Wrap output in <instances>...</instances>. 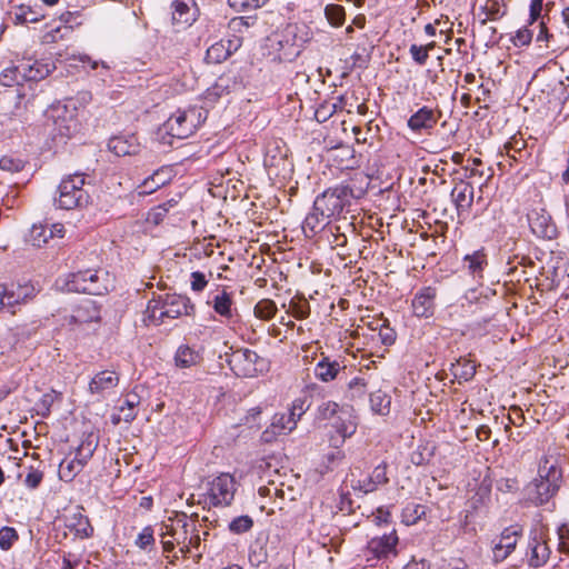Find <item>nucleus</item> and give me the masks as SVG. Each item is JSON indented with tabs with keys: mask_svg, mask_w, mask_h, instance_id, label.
<instances>
[{
	"mask_svg": "<svg viewBox=\"0 0 569 569\" xmlns=\"http://www.w3.org/2000/svg\"><path fill=\"white\" fill-rule=\"evenodd\" d=\"M207 113V110L197 107L178 110L158 129V140L162 144L172 146L173 139H187L204 122Z\"/></svg>",
	"mask_w": 569,
	"mask_h": 569,
	"instance_id": "nucleus-1",
	"label": "nucleus"
},
{
	"mask_svg": "<svg viewBox=\"0 0 569 569\" xmlns=\"http://www.w3.org/2000/svg\"><path fill=\"white\" fill-rule=\"evenodd\" d=\"M538 473L539 478L528 487V499L536 506H542L559 490L562 471L556 461L545 458L539 465Z\"/></svg>",
	"mask_w": 569,
	"mask_h": 569,
	"instance_id": "nucleus-2",
	"label": "nucleus"
},
{
	"mask_svg": "<svg viewBox=\"0 0 569 569\" xmlns=\"http://www.w3.org/2000/svg\"><path fill=\"white\" fill-rule=\"evenodd\" d=\"M355 198L353 189L350 186L339 184L317 196L313 209L320 211L322 216H328L330 219L346 220V214L350 212Z\"/></svg>",
	"mask_w": 569,
	"mask_h": 569,
	"instance_id": "nucleus-3",
	"label": "nucleus"
},
{
	"mask_svg": "<svg viewBox=\"0 0 569 569\" xmlns=\"http://www.w3.org/2000/svg\"><path fill=\"white\" fill-rule=\"evenodd\" d=\"M86 173L76 172L63 178L58 187L56 203L60 209H83L91 203V196L86 188Z\"/></svg>",
	"mask_w": 569,
	"mask_h": 569,
	"instance_id": "nucleus-4",
	"label": "nucleus"
},
{
	"mask_svg": "<svg viewBox=\"0 0 569 569\" xmlns=\"http://www.w3.org/2000/svg\"><path fill=\"white\" fill-rule=\"evenodd\" d=\"M111 280L104 270H83L71 273L67 280L68 291L100 296L109 290Z\"/></svg>",
	"mask_w": 569,
	"mask_h": 569,
	"instance_id": "nucleus-5",
	"label": "nucleus"
},
{
	"mask_svg": "<svg viewBox=\"0 0 569 569\" xmlns=\"http://www.w3.org/2000/svg\"><path fill=\"white\" fill-rule=\"evenodd\" d=\"M229 366L238 377L252 378L268 370V361L247 348L233 351L229 359Z\"/></svg>",
	"mask_w": 569,
	"mask_h": 569,
	"instance_id": "nucleus-6",
	"label": "nucleus"
},
{
	"mask_svg": "<svg viewBox=\"0 0 569 569\" xmlns=\"http://www.w3.org/2000/svg\"><path fill=\"white\" fill-rule=\"evenodd\" d=\"M236 492V481L229 473H221L209 483V503L218 506H230Z\"/></svg>",
	"mask_w": 569,
	"mask_h": 569,
	"instance_id": "nucleus-7",
	"label": "nucleus"
},
{
	"mask_svg": "<svg viewBox=\"0 0 569 569\" xmlns=\"http://www.w3.org/2000/svg\"><path fill=\"white\" fill-rule=\"evenodd\" d=\"M528 221L533 234L538 238L552 240L558 236L556 223L545 209H535L528 214Z\"/></svg>",
	"mask_w": 569,
	"mask_h": 569,
	"instance_id": "nucleus-8",
	"label": "nucleus"
},
{
	"mask_svg": "<svg viewBox=\"0 0 569 569\" xmlns=\"http://www.w3.org/2000/svg\"><path fill=\"white\" fill-rule=\"evenodd\" d=\"M194 312V306L190 299L186 296L177 293L163 295V306L161 316H166L169 319H177L182 315L190 316Z\"/></svg>",
	"mask_w": 569,
	"mask_h": 569,
	"instance_id": "nucleus-9",
	"label": "nucleus"
},
{
	"mask_svg": "<svg viewBox=\"0 0 569 569\" xmlns=\"http://www.w3.org/2000/svg\"><path fill=\"white\" fill-rule=\"evenodd\" d=\"M100 306L91 298H84L67 318L68 325H83L100 320Z\"/></svg>",
	"mask_w": 569,
	"mask_h": 569,
	"instance_id": "nucleus-10",
	"label": "nucleus"
},
{
	"mask_svg": "<svg viewBox=\"0 0 569 569\" xmlns=\"http://www.w3.org/2000/svg\"><path fill=\"white\" fill-rule=\"evenodd\" d=\"M520 535L521 529L516 527L506 528L501 532L499 540L495 543L492 549L493 560L496 562L503 561L515 550Z\"/></svg>",
	"mask_w": 569,
	"mask_h": 569,
	"instance_id": "nucleus-11",
	"label": "nucleus"
},
{
	"mask_svg": "<svg viewBox=\"0 0 569 569\" xmlns=\"http://www.w3.org/2000/svg\"><path fill=\"white\" fill-rule=\"evenodd\" d=\"M296 428V420L288 413H276L270 426L261 433V440L270 443L280 435H287Z\"/></svg>",
	"mask_w": 569,
	"mask_h": 569,
	"instance_id": "nucleus-12",
	"label": "nucleus"
},
{
	"mask_svg": "<svg viewBox=\"0 0 569 569\" xmlns=\"http://www.w3.org/2000/svg\"><path fill=\"white\" fill-rule=\"evenodd\" d=\"M31 289L20 284H0V309L13 308L24 302L30 296Z\"/></svg>",
	"mask_w": 569,
	"mask_h": 569,
	"instance_id": "nucleus-13",
	"label": "nucleus"
},
{
	"mask_svg": "<svg viewBox=\"0 0 569 569\" xmlns=\"http://www.w3.org/2000/svg\"><path fill=\"white\" fill-rule=\"evenodd\" d=\"M440 114V111L437 114L435 110L423 106L408 119L407 124L413 132L429 131L437 124Z\"/></svg>",
	"mask_w": 569,
	"mask_h": 569,
	"instance_id": "nucleus-14",
	"label": "nucleus"
},
{
	"mask_svg": "<svg viewBox=\"0 0 569 569\" xmlns=\"http://www.w3.org/2000/svg\"><path fill=\"white\" fill-rule=\"evenodd\" d=\"M435 298L436 289L431 287L422 288L412 299L413 313L420 318L431 317L435 311Z\"/></svg>",
	"mask_w": 569,
	"mask_h": 569,
	"instance_id": "nucleus-15",
	"label": "nucleus"
},
{
	"mask_svg": "<svg viewBox=\"0 0 569 569\" xmlns=\"http://www.w3.org/2000/svg\"><path fill=\"white\" fill-rule=\"evenodd\" d=\"M108 149L118 157L137 154L140 143L134 134L114 136L108 141Z\"/></svg>",
	"mask_w": 569,
	"mask_h": 569,
	"instance_id": "nucleus-16",
	"label": "nucleus"
},
{
	"mask_svg": "<svg viewBox=\"0 0 569 569\" xmlns=\"http://www.w3.org/2000/svg\"><path fill=\"white\" fill-rule=\"evenodd\" d=\"M529 559L528 563L532 568L542 567L550 556V549L541 536L537 531L532 532L529 540Z\"/></svg>",
	"mask_w": 569,
	"mask_h": 569,
	"instance_id": "nucleus-17",
	"label": "nucleus"
},
{
	"mask_svg": "<svg viewBox=\"0 0 569 569\" xmlns=\"http://www.w3.org/2000/svg\"><path fill=\"white\" fill-rule=\"evenodd\" d=\"M171 180V169L163 167L146 178L136 189L138 196H147L166 186Z\"/></svg>",
	"mask_w": 569,
	"mask_h": 569,
	"instance_id": "nucleus-18",
	"label": "nucleus"
},
{
	"mask_svg": "<svg viewBox=\"0 0 569 569\" xmlns=\"http://www.w3.org/2000/svg\"><path fill=\"white\" fill-rule=\"evenodd\" d=\"M172 9V21L176 24H191L197 19L198 7L194 0H176Z\"/></svg>",
	"mask_w": 569,
	"mask_h": 569,
	"instance_id": "nucleus-19",
	"label": "nucleus"
},
{
	"mask_svg": "<svg viewBox=\"0 0 569 569\" xmlns=\"http://www.w3.org/2000/svg\"><path fill=\"white\" fill-rule=\"evenodd\" d=\"M24 81H40L47 78L54 69L53 62H42L34 60L31 63V59H27L21 62Z\"/></svg>",
	"mask_w": 569,
	"mask_h": 569,
	"instance_id": "nucleus-20",
	"label": "nucleus"
},
{
	"mask_svg": "<svg viewBox=\"0 0 569 569\" xmlns=\"http://www.w3.org/2000/svg\"><path fill=\"white\" fill-rule=\"evenodd\" d=\"M40 328V321L34 320L29 323L16 326L9 330V340L12 348L23 347L26 343L37 335Z\"/></svg>",
	"mask_w": 569,
	"mask_h": 569,
	"instance_id": "nucleus-21",
	"label": "nucleus"
},
{
	"mask_svg": "<svg viewBox=\"0 0 569 569\" xmlns=\"http://www.w3.org/2000/svg\"><path fill=\"white\" fill-rule=\"evenodd\" d=\"M473 197L475 189L471 183L466 181H460L451 191V198L459 214L463 211H468L471 208Z\"/></svg>",
	"mask_w": 569,
	"mask_h": 569,
	"instance_id": "nucleus-22",
	"label": "nucleus"
},
{
	"mask_svg": "<svg viewBox=\"0 0 569 569\" xmlns=\"http://www.w3.org/2000/svg\"><path fill=\"white\" fill-rule=\"evenodd\" d=\"M119 383V376L114 371L103 370L98 372L89 383V391L92 395H103L112 390Z\"/></svg>",
	"mask_w": 569,
	"mask_h": 569,
	"instance_id": "nucleus-23",
	"label": "nucleus"
},
{
	"mask_svg": "<svg viewBox=\"0 0 569 569\" xmlns=\"http://www.w3.org/2000/svg\"><path fill=\"white\" fill-rule=\"evenodd\" d=\"M398 542V537L393 530L390 533H383L381 537H375L368 542L369 550L378 558L391 553Z\"/></svg>",
	"mask_w": 569,
	"mask_h": 569,
	"instance_id": "nucleus-24",
	"label": "nucleus"
},
{
	"mask_svg": "<svg viewBox=\"0 0 569 569\" xmlns=\"http://www.w3.org/2000/svg\"><path fill=\"white\" fill-rule=\"evenodd\" d=\"M187 516L183 513V520L182 519H179L178 520V523L182 522V528H183V532H182V536H183V541L187 539V535L189 532H191V536L189 538V545H186L183 546L180 550L181 552H189V547H194V548H198L200 546V536L197 531V528H196V525L192 522V523H189L187 520H186ZM164 535H171L174 537L176 541L178 543H181V533H178L176 530L171 529V530H167V532Z\"/></svg>",
	"mask_w": 569,
	"mask_h": 569,
	"instance_id": "nucleus-25",
	"label": "nucleus"
},
{
	"mask_svg": "<svg viewBox=\"0 0 569 569\" xmlns=\"http://www.w3.org/2000/svg\"><path fill=\"white\" fill-rule=\"evenodd\" d=\"M340 362L331 360L329 357H322L321 360L316 365L313 373L316 378L323 382L332 381L337 378L341 370Z\"/></svg>",
	"mask_w": 569,
	"mask_h": 569,
	"instance_id": "nucleus-26",
	"label": "nucleus"
},
{
	"mask_svg": "<svg viewBox=\"0 0 569 569\" xmlns=\"http://www.w3.org/2000/svg\"><path fill=\"white\" fill-rule=\"evenodd\" d=\"M330 222V218L328 216L320 214V211L315 210L308 213L303 223L302 230L308 238H312L318 232L325 229Z\"/></svg>",
	"mask_w": 569,
	"mask_h": 569,
	"instance_id": "nucleus-27",
	"label": "nucleus"
},
{
	"mask_svg": "<svg viewBox=\"0 0 569 569\" xmlns=\"http://www.w3.org/2000/svg\"><path fill=\"white\" fill-rule=\"evenodd\" d=\"M140 403V397L137 393H129L123 403L119 406V415L112 416V422L118 425L120 421L131 422L137 417L136 407Z\"/></svg>",
	"mask_w": 569,
	"mask_h": 569,
	"instance_id": "nucleus-28",
	"label": "nucleus"
},
{
	"mask_svg": "<svg viewBox=\"0 0 569 569\" xmlns=\"http://www.w3.org/2000/svg\"><path fill=\"white\" fill-rule=\"evenodd\" d=\"M202 360L199 351L193 348L182 345L180 346L174 355V363L178 368L187 369L192 366H197Z\"/></svg>",
	"mask_w": 569,
	"mask_h": 569,
	"instance_id": "nucleus-29",
	"label": "nucleus"
},
{
	"mask_svg": "<svg viewBox=\"0 0 569 569\" xmlns=\"http://www.w3.org/2000/svg\"><path fill=\"white\" fill-rule=\"evenodd\" d=\"M231 41H219L207 49L204 60L207 63L218 64L227 60L231 56Z\"/></svg>",
	"mask_w": 569,
	"mask_h": 569,
	"instance_id": "nucleus-30",
	"label": "nucleus"
},
{
	"mask_svg": "<svg viewBox=\"0 0 569 569\" xmlns=\"http://www.w3.org/2000/svg\"><path fill=\"white\" fill-rule=\"evenodd\" d=\"M465 267L473 277H481L487 266V256L482 250H477L471 254H467L463 259Z\"/></svg>",
	"mask_w": 569,
	"mask_h": 569,
	"instance_id": "nucleus-31",
	"label": "nucleus"
},
{
	"mask_svg": "<svg viewBox=\"0 0 569 569\" xmlns=\"http://www.w3.org/2000/svg\"><path fill=\"white\" fill-rule=\"evenodd\" d=\"M68 528L81 539L90 538L93 533V527L91 526L88 517L81 513L74 515L68 525Z\"/></svg>",
	"mask_w": 569,
	"mask_h": 569,
	"instance_id": "nucleus-32",
	"label": "nucleus"
},
{
	"mask_svg": "<svg viewBox=\"0 0 569 569\" xmlns=\"http://www.w3.org/2000/svg\"><path fill=\"white\" fill-rule=\"evenodd\" d=\"M371 409L381 416H386L390 412L391 397L381 390L372 392L370 395Z\"/></svg>",
	"mask_w": 569,
	"mask_h": 569,
	"instance_id": "nucleus-33",
	"label": "nucleus"
},
{
	"mask_svg": "<svg viewBox=\"0 0 569 569\" xmlns=\"http://www.w3.org/2000/svg\"><path fill=\"white\" fill-rule=\"evenodd\" d=\"M41 19L42 16L28 6L18 7L12 16V21L14 24L36 23Z\"/></svg>",
	"mask_w": 569,
	"mask_h": 569,
	"instance_id": "nucleus-34",
	"label": "nucleus"
},
{
	"mask_svg": "<svg viewBox=\"0 0 569 569\" xmlns=\"http://www.w3.org/2000/svg\"><path fill=\"white\" fill-rule=\"evenodd\" d=\"M82 465L76 458L68 460L64 459L59 466V477L63 481H72L73 478L83 469Z\"/></svg>",
	"mask_w": 569,
	"mask_h": 569,
	"instance_id": "nucleus-35",
	"label": "nucleus"
},
{
	"mask_svg": "<svg viewBox=\"0 0 569 569\" xmlns=\"http://www.w3.org/2000/svg\"><path fill=\"white\" fill-rule=\"evenodd\" d=\"M23 81L24 77L21 63L19 66L9 67L0 73V83L3 87L21 84Z\"/></svg>",
	"mask_w": 569,
	"mask_h": 569,
	"instance_id": "nucleus-36",
	"label": "nucleus"
},
{
	"mask_svg": "<svg viewBox=\"0 0 569 569\" xmlns=\"http://www.w3.org/2000/svg\"><path fill=\"white\" fill-rule=\"evenodd\" d=\"M277 305L273 300L271 299H261L259 300L254 308H253V313L254 316L260 319V320H263V321H269L271 320L276 313H277Z\"/></svg>",
	"mask_w": 569,
	"mask_h": 569,
	"instance_id": "nucleus-37",
	"label": "nucleus"
},
{
	"mask_svg": "<svg viewBox=\"0 0 569 569\" xmlns=\"http://www.w3.org/2000/svg\"><path fill=\"white\" fill-rule=\"evenodd\" d=\"M212 307L214 311L224 318L232 317V299L231 295L222 291L220 295H217L213 299Z\"/></svg>",
	"mask_w": 569,
	"mask_h": 569,
	"instance_id": "nucleus-38",
	"label": "nucleus"
},
{
	"mask_svg": "<svg viewBox=\"0 0 569 569\" xmlns=\"http://www.w3.org/2000/svg\"><path fill=\"white\" fill-rule=\"evenodd\" d=\"M98 446V442L94 441L91 436H88L86 439L81 441V443L78 446L76 450L74 458L79 460L82 465H87L88 461L93 456V452L96 451Z\"/></svg>",
	"mask_w": 569,
	"mask_h": 569,
	"instance_id": "nucleus-39",
	"label": "nucleus"
},
{
	"mask_svg": "<svg viewBox=\"0 0 569 569\" xmlns=\"http://www.w3.org/2000/svg\"><path fill=\"white\" fill-rule=\"evenodd\" d=\"M325 16L332 27H341L345 23L346 11L340 4L330 3L325 8Z\"/></svg>",
	"mask_w": 569,
	"mask_h": 569,
	"instance_id": "nucleus-40",
	"label": "nucleus"
},
{
	"mask_svg": "<svg viewBox=\"0 0 569 569\" xmlns=\"http://www.w3.org/2000/svg\"><path fill=\"white\" fill-rule=\"evenodd\" d=\"M288 313L298 320H302L309 317L310 306L305 298H293L289 302Z\"/></svg>",
	"mask_w": 569,
	"mask_h": 569,
	"instance_id": "nucleus-41",
	"label": "nucleus"
},
{
	"mask_svg": "<svg viewBox=\"0 0 569 569\" xmlns=\"http://www.w3.org/2000/svg\"><path fill=\"white\" fill-rule=\"evenodd\" d=\"M48 224H33L30 230V241L34 247H42L49 242Z\"/></svg>",
	"mask_w": 569,
	"mask_h": 569,
	"instance_id": "nucleus-42",
	"label": "nucleus"
},
{
	"mask_svg": "<svg viewBox=\"0 0 569 569\" xmlns=\"http://www.w3.org/2000/svg\"><path fill=\"white\" fill-rule=\"evenodd\" d=\"M162 306L163 295L148 302L146 315L154 323H162L163 320L166 319V316H161Z\"/></svg>",
	"mask_w": 569,
	"mask_h": 569,
	"instance_id": "nucleus-43",
	"label": "nucleus"
},
{
	"mask_svg": "<svg viewBox=\"0 0 569 569\" xmlns=\"http://www.w3.org/2000/svg\"><path fill=\"white\" fill-rule=\"evenodd\" d=\"M18 539V531L13 527L4 526L0 529V548L2 550H10Z\"/></svg>",
	"mask_w": 569,
	"mask_h": 569,
	"instance_id": "nucleus-44",
	"label": "nucleus"
},
{
	"mask_svg": "<svg viewBox=\"0 0 569 569\" xmlns=\"http://www.w3.org/2000/svg\"><path fill=\"white\" fill-rule=\"evenodd\" d=\"M252 527L253 520L251 517L247 515L239 516L229 523V530L236 535L248 532L249 530H251Z\"/></svg>",
	"mask_w": 569,
	"mask_h": 569,
	"instance_id": "nucleus-45",
	"label": "nucleus"
},
{
	"mask_svg": "<svg viewBox=\"0 0 569 569\" xmlns=\"http://www.w3.org/2000/svg\"><path fill=\"white\" fill-rule=\"evenodd\" d=\"M423 515L425 507L418 503H408L402 511V517L407 522H416Z\"/></svg>",
	"mask_w": 569,
	"mask_h": 569,
	"instance_id": "nucleus-46",
	"label": "nucleus"
},
{
	"mask_svg": "<svg viewBox=\"0 0 569 569\" xmlns=\"http://www.w3.org/2000/svg\"><path fill=\"white\" fill-rule=\"evenodd\" d=\"M453 368H457L455 371V376L465 379L466 381L471 379L476 375V366L471 361L458 360L457 365H452Z\"/></svg>",
	"mask_w": 569,
	"mask_h": 569,
	"instance_id": "nucleus-47",
	"label": "nucleus"
},
{
	"mask_svg": "<svg viewBox=\"0 0 569 569\" xmlns=\"http://www.w3.org/2000/svg\"><path fill=\"white\" fill-rule=\"evenodd\" d=\"M24 168V162L21 159L3 156L0 159V169L8 172H19Z\"/></svg>",
	"mask_w": 569,
	"mask_h": 569,
	"instance_id": "nucleus-48",
	"label": "nucleus"
},
{
	"mask_svg": "<svg viewBox=\"0 0 569 569\" xmlns=\"http://www.w3.org/2000/svg\"><path fill=\"white\" fill-rule=\"evenodd\" d=\"M153 529L150 526H148L143 528L142 531L138 535L136 539V545L142 550H147L149 547L153 546Z\"/></svg>",
	"mask_w": 569,
	"mask_h": 569,
	"instance_id": "nucleus-49",
	"label": "nucleus"
},
{
	"mask_svg": "<svg viewBox=\"0 0 569 569\" xmlns=\"http://www.w3.org/2000/svg\"><path fill=\"white\" fill-rule=\"evenodd\" d=\"M371 482L377 483L379 486L387 485L389 482V478L387 477V463L381 462L371 472Z\"/></svg>",
	"mask_w": 569,
	"mask_h": 569,
	"instance_id": "nucleus-50",
	"label": "nucleus"
},
{
	"mask_svg": "<svg viewBox=\"0 0 569 569\" xmlns=\"http://www.w3.org/2000/svg\"><path fill=\"white\" fill-rule=\"evenodd\" d=\"M338 403L333 401L322 402L318 407V418L322 420L331 419L338 412Z\"/></svg>",
	"mask_w": 569,
	"mask_h": 569,
	"instance_id": "nucleus-51",
	"label": "nucleus"
},
{
	"mask_svg": "<svg viewBox=\"0 0 569 569\" xmlns=\"http://www.w3.org/2000/svg\"><path fill=\"white\" fill-rule=\"evenodd\" d=\"M308 408H309V405H307V399L306 398H303V399L302 398H297L296 400H293L288 416L290 418H293L296 420V422H297L298 419L301 418V416L307 411Z\"/></svg>",
	"mask_w": 569,
	"mask_h": 569,
	"instance_id": "nucleus-52",
	"label": "nucleus"
},
{
	"mask_svg": "<svg viewBox=\"0 0 569 569\" xmlns=\"http://www.w3.org/2000/svg\"><path fill=\"white\" fill-rule=\"evenodd\" d=\"M357 429V425L352 421H340L336 425L337 432L341 436L340 443H343L347 438H350Z\"/></svg>",
	"mask_w": 569,
	"mask_h": 569,
	"instance_id": "nucleus-53",
	"label": "nucleus"
},
{
	"mask_svg": "<svg viewBox=\"0 0 569 569\" xmlns=\"http://www.w3.org/2000/svg\"><path fill=\"white\" fill-rule=\"evenodd\" d=\"M338 106L336 103H323L316 110V119L319 122L327 121L336 111Z\"/></svg>",
	"mask_w": 569,
	"mask_h": 569,
	"instance_id": "nucleus-54",
	"label": "nucleus"
},
{
	"mask_svg": "<svg viewBox=\"0 0 569 569\" xmlns=\"http://www.w3.org/2000/svg\"><path fill=\"white\" fill-rule=\"evenodd\" d=\"M409 52H410L411 58L413 59V61L416 63H418L419 66L426 64V62H427V60L429 58L425 47L418 46V44H415V43L410 46Z\"/></svg>",
	"mask_w": 569,
	"mask_h": 569,
	"instance_id": "nucleus-55",
	"label": "nucleus"
},
{
	"mask_svg": "<svg viewBox=\"0 0 569 569\" xmlns=\"http://www.w3.org/2000/svg\"><path fill=\"white\" fill-rule=\"evenodd\" d=\"M269 0H229L233 8L257 9L263 7Z\"/></svg>",
	"mask_w": 569,
	"mask_h": 569,
	"instance_id": "nucleus-56",
	"label": "nucleus"
},
{
	"mask_svg": "<svg viewBox=\"0 0 569 569\" xmlns=\"http://www.w3.org/2000/svg\"><path fill=\"white\" fill-rule=\"evenodd\" d=\"M43 479V472L37 469L30 468L29 473L24 479V485L29 489H37Z\"/></svg>",
	"mask_w": 569,
	"mask_h": 569,
	"instance_id": "nucleus-57",
	"label": "nucleus"
},
{
	"mask_svg": "<svg viewBox=\"0 0 569 569\" xmlns=\"http://www.w3.org/2000/svg\"><path fill=\"white\" fill-rule=\"evenodd\" d=\"M532 32L528 28L519 29L516 36L512 38V42L516 47H523L531 42Z\"/></svg>",
	"mask_w": 569,
	"mask_h": 569,
	"instance_id": "nucleus-58",
	"label": "nucleus"
},
{
	"mask_svg": "<svg viewBox=\"0 0 569 569\" xmlns=\"http://www.w3.org/2000/svg\"><path fill=\"white\" fill-rule=\"evenodd\" d=\"M190 277H191V289L193 291L200 292L208 284L206 274L201 271H193V272H191Z\"/></svg>",
	"mask_w": 569,
	"mask_h": 569,
	"instance_id": "nucleus-59",
	"label": "nucleus"
},
{
	"mask_svg": "<svg viewBox=\"0 0 569 569\" xmlns=\"http://www.w3.org/2000/svg\"><path fill=\"white\" fill-rule=\"evenodd\" d=\"M352 489L355 490H359L363 493H370V492H373L375 490H377L378 488V485L377 483H372L371 482V476H369L368 478L363 479V480H357L356 482L352 481Z\"/></svg>",
	"mask_w": 569,
	"mask_h": 569,
	"instance_id": "nucleus-60",
	"label": "nucleus"
},
{
	"mask_svg": "<svg viewBox=\"0 0 569 569\" xmlns=\"http://www.w3.org/2000/svg\"><path fill=\"white\" fill-rule=\"evenodd\" d=\"M267 560V551L263 547H259L258 549H251L249 553V561L253 566H259Z\"/></svg>",
	"mask_w": 569,
	"mask_h": 569,
	"instance_id": "nucleus-61",
	"label": "nucleus"
},
{
	"mask_svg": "<svg viewBox=\"0 0 569 569\" xmlns=\"http://www.w3.org/2000/svg\"><path fill=\"white\" fill-rule=\"evenodd\" d=\"M349 389L353 392L352 397L362 396L365 393L366 382L365 379L356 377L349 382Z\"/></svg>",
	"mask_w": 569,
	"mask_h": 569,
	"instance_id": "nucleus-62",
	"label": "nucleus"
},
{
	"mask_svg": "<svg viewBox=\"0 0 569 569\" xmlns=\"http://www.w3.org/2000/svg\"><path fill=\"white\" fill-rule=\"evenodd\" d=\"M526 142L521 138L513 137L510 141H508L505 144V149L507 150V153L509 154L510 151L520 152L525 149Z\"/></svg>",
	"mask_w": 569,
	"mask_h": 569,
	"instance_id": "nucleus-63",
	"label": "nucleus"
},
{
	"mask_svg": "<svg viewBox=\"0 0 569 569\" xmlns=\"http://www.w3.org/2000/svg\"><path fill=\"white\" fill-rule=\"evenodd\" d=\"M402 569H431V565L427 559L412 558Z\"/></svg>",
	"mask_w": 569,
	"mask_h": 569,
	"instance_id": "nucleus-64",
	"label": "nucleus"
}]
</instances>
